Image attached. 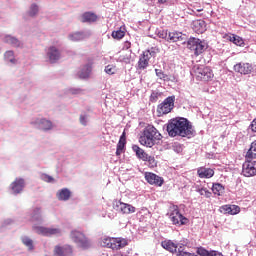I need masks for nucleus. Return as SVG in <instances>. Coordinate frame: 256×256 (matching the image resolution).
<instances>
[{
	"mask_svg": "<svg viewBox=\"0 0 256 256\" xmlns=\"http://www.w3.org/2000/svg\"><path fill=\"white\" fill-rule=\"evenodd\" d=\"M142 58L146 59V61L149 63V60L151 59V56L149 55V52L145 51L142 55Z\"/></svg>",
	"mask_w": 256,
	"mask_h": 256,
	"instance_id": "nucleus-53",
	"label": "nucleus"
},
{
	"mask_svg": "<svg viewBox=\"0 0 256 256\" xmlns=\"http://www.w3.org/2000/svg\"><path fill=\"white\" fill-rule=\"evenodd\" d=\"M161 133L153 125H148L141 135L139 141L144 147H153L157 141H161Z\"/></svg>",
	"mask_w": 256,
	"mask_h": 256,
	"instance_id": "nucleus-2",
	"label": "nucleus"
},
{
	"mask_svg": "<svg viewBox=\"0 0 256 256\" xmlns=\"http://www.w3.org/2000/svg\"><path fill=\"white\" fill-rule=\"evenodd\" d=\"M187 47L190 51H194V55H201V53L207 51V42L199 38H189L187 42Z\"/></svg>",
	"mask_w": 256,
	"mask_h": 256,
	"instance_id": "nucleus-5",
	"label": "nucleus"
},
{
	"mask_svg": "<svg viewBox=\"0 0 256 256\" xmlns=\"http://www.w3.org/2000/svg\"><path fill=\"white\" fill-rule=\"evenodd\" d=\"M118 61H120V63H125V65H129V63L133 61V58L131 57V50L129 54L120 55Z\"/></svg>",
	"mask_w": 256,
	"mask_h": 256,
	"instance_id": "nucleus-34",
	"label": "nucleus"
},
{
	"mask_svg": "<svg viewBox=\"0 0 256 256\" xmlns=\"http://www.w3.org/2000/svg\"><path fill=\"white\" fill-rule=\"evenodd\" d=\"M231 207V211H232V215H237V213H240L241 208L237 205H232Z\"/></svg>",
	"mask_w": 256,
	"mask_h": 256,
	"instance_id": "nucleus-50",
	"label": "nucleus"
},
{
	"mask_svg": "<svg viewBox=\"0 0 256 256\" xmlns=\"http://www.w3.org/2000/svg\"><path fill=\"white\" fill-rule=\"evenodd\" d=\"M246 159H256V140L251 143L246 153Z\"/></svg>",
	"mask_w": 256,
	"mask_h": 256,
	"instance_id": "nucleus-32",
	"label": "nucleus"
},
{
	"mask_svg": "<svg viewBox=\"0 0 256 256\" xmlns=\"http://www.w3.org/2000/svg\"><path fill=\"white\" fill-rule=\"evenodd\" d=\"M121 153H123V150L116 148V156L119 157V155H121Z\"/></svg>",
	"mask_w": 256,
	"mask_h": 256,
	"instance_id": "nucleus-57",
	"label": "nucleus"
},
{
	"mask_svg": "<svg viewBox=\"0 0 256 256\" xmlns=\"http://www.w3.org/2000/svg\"><path fill=\"white\" fill-rule=\"evenodd\" d=\"M4 61L7 65H17V59H15V52L8 50L4 53Z\"/></svg>",
	"mask_w": 256,
	"mask_h": 256,
	"instance_id": "nucleus-26",
	"label": "nucleus"
},
{
	"mask_svg": "<svg viewBox=\"0 0 256 256\" xmlns=\"http://www.w3.org/2000/svg\"><path fill=\"white\" fill-rule=\"evenodd\" d=\"M70 239L77 247H80V249H89V247H91V240L79 230H72L70 232Z\"/></svg>",
	"mask_w": 256,
	"mask_h": 256,
	"instance_id": "nucleus-4",
	"label": "nucleus"
},
{
	"mask_svg": "<svg viewBox=\"0 0 256 256\" xmlns=\"http://www.w3.org/2000/svg\"><path fill=\"white\" fill-rule=\"evenodd\" d=\"M40 179L45 181V183H55V178L49 176V174H41Z\"/></svg>",
	"mask_w": 256,
	"mask_h": 256,
	"instance_id": "nucleus-41",
	"label": "nucleus"
},
{
	"mask_svg": "<svg viewBox=\"0 0 256 256\" xmlns=\"http://www.w3.org/2000/svg\"><path fill=\"white\" fill-rule=\"evenodd\" d=\"M196 76L201 81H210L213 79V70L207 66H200L195 70Z\"/></svg>",
	"mask_w": 256,
	"mask_h": 256,
	"instance_id": "nucleus-13",
	"label": "nucleus"
},
{
	"mask_svg": "<svg viewBox=\"0 0 256 256\" xmlns=\"http://www.w3.org/2000/svg\"><path fill=\"white\" fill-rule=\"evenodd\" d=\"M102 247H108V249H123V247H127V240L124 238H111L105 237L101 241Z\"/></svg>",
	"mask_w": 256,
	"mask_h": 256,
	"instance_id": "nucleus-6",
	"label": "nucleus"
},
{
	"mask_svg": "<svg viewBox=\"0 0 256 256\" xmlns=\"http://www.w3.org/2000/svg\"><path fill=\"white\" fill-rule=\"evenodd\" d=\"M113 39H123L125 37V31L119 29L112 32Z\"/></svg>",
	"mask_w": 256,
	"mask_h": 256,
	"instance_id": "nucleus-39",
	"label": "nucleus"
},
{
	"mask_svg": "<svg viewBox=\"0 0 256 256\" xmlns=\"http://www.w3.org/2000/svg\"><path fill=\"white\" fill-rule=\"evenodd\" d=\"M212 192L214 195L221 196L225 193V186L220 183H215L212 185Z\"/></svg>",
	"mask_w": 256,
	"mask_h": 256,
	"instance_id": "nucleus-31",
	"label": "nucleus"
},
{
	"mask_svg": "<svg viewBox=\"0 0 256 256\" xmlns=\"http://www.w3.org/2000/svg\"><path fill=\"white\" fill-rule=\"evenodd\" d=\"M173 107H175V96H169L157 107L159 117L171 113Z\"/></svg>",
	"mask_w": 256,
	"mask_h": 256,
	"instance_id": "nucleus-9",
	"label": "nucleus"
},
{
	"mask_svg": "<svg viewBox=\"0 0 256 256\" xmlns=\"http://www.w3.org/2000/svg\"><path fill=\"white\" fill-rule=\"evenodd\" d=\"M169 218L172 221V225H176L178 227H181V225H187V223H189V219L181 214L179 207L177 206H173L171 208Z\"/></svg>",
	"mask_w": 256,
	"mask_h": 256,
	"instance_id": "nucleus-8",
	"label": "nucleus"
},
{
	"mask_svg": "<svg viewBox=\"0 0 256 256\" xmlns=\"http://www.w3.org/2000/svg\"><path fill=\"white\" fill-rule=\"evenodd\" d=\"M123 49L125 50L131 49V42L129 41L124 42Z\"/></svg>",
	"mask_w": 256,
	"mask_h": 256,
	"instance_id": "nucleus-55",
	"label": "nucleus"
},
{
	"mask_svg": "<svg viewBox=\"0 0 256 256\" xmlns=\"http://www.w3.org/2000/svg\"><path fill=\"white\" fill-rule=\"evenodd\" d=\"M24 189H25V179L23 178H16L15 181H13L10 184L11 195H21Z\"/></svg>",
	"mask_w": 256,
	"mask_h": 256,
	"instance_id": "nucleus-14",
	"label": "nucleus"
},
{
	"mask_svg": "<svg viewBox=\"0 0 256 256\" xmlns=\"http://www.w3.org/2000/svg\"><path fill=\"white\" fill-rule=\"evenodd\" d=\"M113 209L120 211V213H124V215H131V213H135V211H137L133 205L117 200L113 202Z\"/></svg>",
	"mask_w": 256,
	"mask_h": 256,
	"instance_id": "nucleus-11",
	"label": "nucleus"
},
{
	"mask_svg": "<svg viewBox=\"0 0 256 256\" xmlns=\"http://www.w3.org/2000/svg\"><path fill=\"white\" fill-rule=\"evenodd\" d=\"M155 73L158 79H161L162 81H167V74L163 72L161 69H155Z\"/></svg>",
	"mask_w": 256,
	"mask_h": 256,
	"instance_id": "nucleus-40",
	"label": "nucleus"
},
{
	"mask_svg": "<svg viewBox=\"0 0 256 256\" xmlns=\"http://www.w3.org/2000/svg\"><path fill=\"white\" fill-rule=\"evenodd\" d=\"M99 19V16L93 12H85L81 16L82 23H95Z\"/></svg>",
	"mask_w": 256,
	"mask_h": 256,
	"instance_id": "nucleus-23",
	"label": "nucleus"
},
{
	"mask_svg": "<svg viewBox=\"0 0 256 256\" xmlns=\"http://www.w3.org/2000/svg\"><path fill=\"white\" fill-rule=\"evenodd\" d=\"M234 71L240 73L241 75H249L253 71V66L249 63L240 62L234 65Z\"/></svg>",
	"mask_w": 256,
	"mask_h": 256,
	"instance_id": "nucleus-18",
	"label": "nucleus"
},
{
	"mask_svg": "<svg viewBox=\"0 0 256 256\" xmlns=\"http://www.w3.org/2000/svg\"><path fill=\"white\" fill-rule=\"evenodd\" d=\"M146 161L149 163L150 167H157V160L153 156H147Z\"/></svg>",
	"mask_w": 256,
	"mask_h": 256,
	"instance_id": "nucleus-46",
	"label": "nucleus"
},
{
	"mask_svg": "<svg viewBox=\"0 0 256 256\" xmlns=\"http://www.w3.org/2000/svg\"><path fill=\"white\" fill-rule=\"evenodd\" d=\"M147 67H149V62L147 61V59L142 58V56H140L138 61V68L144 70L147 69Z\"/></svg>",
	"mask_w": 256,
	"mask_h": 256,
	"instance_id": "nucleus-37",
	"label": "nucleus"
},
{
	"mask_svg": "<svg viewBox=\"0 0 256 256\" xmlns=\"http://www.w3.org/2000/svg\"><path fill=\"white\" fill-rule=\"evenodd\" d=\"M116 72L117 68L114 65H107L105 67V73H107V75H115Z\"/></svg>",
	"mask_w": 256,
	"mask_h": 256,
	"instance_id": "nucleus-42",
	"label": "nucleus"
},
{
	"mask_svg": "<svg viewBox=\"0 0 256 256\" xmlns=\"http://www.w3.org/2000/svg\"><path fill=\"white\" fill-rule=\"evenodd\" d=\"M197 192L200 194V195H205L207 199H209V197H211V191H209L207 188L205 187H202V188H199L197 189Z\"/></svg>",
	"mask_w": 256,
	"mask_h": 256,
	"instance_id": "nucleus-45",
	"label": "nucleus"
},
{
	"mask_svg": "<svg viewBox=\"0 0 256 256\" xmlns=\"http://www.w3.org/2000/svg\"><path fill=\"white\" fill-rule=\"evenodd\" d=\"M196 255H200V256H209L210 255V251L203 248L202 246L198 247L196 250Z\"/></svg>",
	"mask_w": 256,
	"mask_h": 256,
	"instance_id": "nucleus-43",
	"label": "nucleus"
},
{
	"mask_svg": "<svg viewBox=\"0 0 256 256\" xmlns=\"http://www.w3.org/2000/svg\"><path fill=\"white\" fill-rule=\"evenodd\" d=\"M126 143H127V140L125 138V133H123L120 137L118 144H117V149H120L121 151H123V149H125Z\"/></svg>",
	"mask_w": 256,
	"mask_h": 256,
	"instance_id": "nucleus-38",
	"label": "nucleus"
},
{
	"mask_svg": "<svg viewBox=\"0 0 256 256\" xmlns=\"http://www.w3.org/2000/svg\"><path fill=\"white\" fill-rule=\"evenodd\" d=\"M192 29L198 34L205 33L207 31V24L204 20H196L192 23Z\"/></svg>",
	"mask_w": 256,
	"mask_h": 256,
	"instance_id": "nucleus-20",
	"label": "nucleus"
},
{
	"mask_svg": "<svg viewBox=\"0 0 256 256\" xmlns=\"http://www.w3.org/2000/svg\"><path fill=\"white\" fill-rule=\"evenodd\" d=\"M169 0H158V3H161L162 5L167 3Z\"/></svg>",
	"mask_w": 256,
	"mask_h": 256,
	"instance_id": "nucleus-58",
	"label": "nucleus"
},
{
	"mask_svg": "<svg viewBox=\"0 0 256 256\" xmlns=\"http://www.w3.org/2000/svg\"><path fill=\"white\" fill-rule=\"evenodd\" d=\"M37 13H39V6L37 4H32L26 15H28L29 17H35L37 16Z\"/></svg>",
	"mask_w": 256,
	"mask_h": 256,
	"instance_id": "nucleus-35",
	"label": "nucleus"
},
{
	"mask_svg": "<svg viewBox=\"0 0 256 256\" xmlns=\"http://www.w3.org/2000/svg\"><path fill=\"white\" fill-rule=\"evenodd\" d=\"M249 129H251L253 133H256V118L251 122Z\"/></svg>",
	"mask_w": 256,
	"mask_h": 256,
	"instance_id": "nucleus-51",
	"label": "nucleus"
},
{
	"mask_svg": "<svg viewBox=\"0 0 256 256\" xmlns=\"http://www.w3.org/2000/svg\"><path fill=\"white\" fill-rule=\"evenodd\" d=\"M56 197L58 201H69V199H71V190L68 188H62L57 191Z\"/></svg>",
	"mask_w": 256,
	"mask_h": 256,
	"instance_id": "nucleus-22",
	"label": "nucleus"
},
{
	"mask_svg": "<svg viewBox=\"0 0 256 256\" xmlns=\"http://www.w3.org/2000/svg\"><path fill=\"white\" fill-rule=\"evenodd\" d=\"M91 121V115L87 112H82L79 116V122L83 127H87Z\"/></svg>",
	"mask_w": 256,
	"mask_h": 256,
	"instance_id": "nucleus-30",
	"label": "nucleus"
},
{
	"mask_svg": "<svg viewBox=\"0 0 256 256\" xmlns=\"http://www.w3.org/2000/svg\"><path fill=\"white\" fill-rule=\"evenodd\" d=\"M93 70L91 64H86L82 67L79 72L80 79H87L91 75V71Z\"/></svg>",
	"mask_w": 256,
	"mask_h": 256,
	"instance_id": "nucleus-28",
	"label": "nucleus"
},
{
	"mask_svg": "<svg viewBox=\"0 0 256 256\" xmlns=\"http://www.w3.org/2000/svg\"><path fill=\"white\" fill-rule=\"evenodd\" d=\"M68 93H70V95H81L83 93V90L80 88H70L68 90Z\"/></svg>",
	"mask_w": 256,
	"mask_h": 256,
	"instance_id": "nucleus-47",
	"label": "nucleus"
},
{
	"mask_svg": "<svg viewBox=\"0 0 256 256\" xmlns=\"http://www.w3.org/2000/svg\"><path fill=\"white\" fill-rule=\"evenodd\" d=\"M61 59V50L57 46H50L46 49V60L55 64Z\"/></svg>",
	"mask_w": 256,
	"mask_h": 256,
	"instance_id": "nucleus-10",
	"label": "nucleus"
},
{
	"mask_svg": "<svg viewBox=\"0 0 256 256\" xmlns=\"http://www.w3.org/2000/svg\"><path fill=\"white\" fill-rule=\"evenodd\" d=\"M159 97H161L160 92L158 91H153L150 95V101L152 103H157V101H159Z\"/></svg>",
	"mask_w": 256,
	"mask_h": 256,
	"instance_id": "nucleus-44",
	"label": "nucleus"
},
{
	"mask_svg": "<svg viewBox=\"0 0 256 256\" xmlns=\"http://www.w3.org/2000/svg\"><path fill=\"white\" fill-rule=\"evenodd\" d=\"M145 179L147 183H149V185H155L156 187H161V185H163L164 183V180L162 177L152 172H146Z\"/></svg>",
	"mask_w": 256,
	"mask_h": 256,
	"instance_id": "nucleus-17",
	"label": "nucleus"
},
{
	"mask_svg": "<svg viewBox=\"0 0 256 256\" xmlns=\"http://www.w3.org/2000/svg\"><path fill=\"white\" fill-rule=\"evenodd\" d=\"M91 35H92L91 30L77 31V32L70 33L68 35V39L69 41H73V42L85 41V39H89Z\"/></svg>",
	"mask_w": 256,
	"mask_h": 256,
	"instance_id": "nucleus-15",
	"label": "nucleus"
},
{
	"mask_svg": "<svg viewBox=\"0 0 256 256\" xmlns=\"http://www.w3.org/2000/svg\"><path fill=\"white\" fill-rule=\"evenodd\" d=\"M169 34H167V31L162 30L158 32V37H160V39H165L167 41Z\"/></svg>",
	"mask_w": 256,
	"mask_h": 256,
	"instance_id": "nucleus-49",
	"label": "nucleus"
},
{
	"mask_svg": "<svg viewBox=\"0 0 256 256\" xmlns=\"http://www.w3.org/2000/svg\"><path fill=\"white\" fill-rule=\"evenodd\" d=\"M3 42L7 43V45H11V47H15V48H23V43L21 42V40H19V38L12 36V35H5L3 38Z\"/></svg>",
	"mask_w": 256,
	"mask_h": 256,
	"instance_id": "nucleus-19",
	"label": "nucleus"
},
{
	"mask_svg": "<svg viewBox=\"0 0 256 256\" xmlns=\"http://www.w3.org/2000/svg\"><path fill=\"white\" fill-rule=\"evenodd\" d=\"M31 221L41 222L43 217L41 216V208H34L30 214Z\"/></svg>",
	"mask_w": 256,
	"mask_h": 256,
	"instance_id": "nucleus-29",
	"label": "nucleus"
},
{
	"mask_svg": "<svg viewBox=\"0 0 256 256\" xmlns=\"http://www.w3.org/2000/svg\"><path fill=\"white\" fill-rule=\"evenodd\" d=\"M21 241L25 247H27L28 251H33L35 246L33 245V240L29 238V236H22Z\"/></svg>",
	"mask_w": 256,
	"mask_h": 256,
	"instance_id": "nucleus-33",
	"label": "nucleus"
},
{
	"mask_svg": "<svg viewBox=\"0 0 256 256\" xmlns=\"http://www.w3.org/2000/svg\"><path fill=\"white\" fill-rule=\"evenodd\" d=\"M132 151L136 154V157L141 161H147V154L139 145H132Z\"/></svg>",
	"mask_w": 256,
	"mask_h": 256,
	"instance_id": "nucleus-24",
	"label": "nucleus"
},
{
	"mask_svg": "<svg viewBox=\"0 0 256 256\" xmlns=\"http://www.w3.org/2000/svg\"><path fill=\"white\" fill-rule=\"evenodd\" d=\"M34 231L38 235H43V237H63L65 231L60 227H45V226H34Z\"/></svg>",
	"mask_w": 256,
	"mask_h": 256,
	"instance_id": "nucleus-3",
	"label": "nucleus"
},
{
	"mask_svg": "<svg viewBox=\"0 0 256 256\" xmlns=\"http://www.w3.org/2000/svg\"><path fill=\"white\" fill-rule=\"evenodd\" d=\"M221 213L232 215V210L230 205H224L221 207Z\"/></svg>",
	"mask_w": 256,
	"mask_h": 256,
	"instance_id": "nucleus-48",
	"label": "nucleus"
},
{
	"mask_svg": "<svg viewBox=\"0 0 256 256\" xmlns=\"http://www.w3.org/2000/svg\"><path fill=\"white\" fill-rule=\"evenodd\" d=\"M167 41L169 43H177V41H183V34H181V32H169Z\"/></svg>",
	"mask_w": 256,
	"mask_h": 256,
	"instance_id": "nucleus-27",
	"label": "nucleus"
},
{
	"mask_svg": "<svg viewBox=\"0 0 256 256\" xmlns=\"http://www.w3.org/2000/svg\"><path fill=\"white\" fill-rule=\"evenodd\" d=\"M242 175H244V177H254V175H256V161L246 159L242 165Z\"/></svg>",
	"mask_w": 256,
	"mask_h": 256,
	"instance_id": "nucleus-12",
	"label": "nucleus"
},
{
	"mask_svg": "<svg viewBox=\"0 0 256 256\" xmlns=\"http://www.w3.org/2000/svg\"><path fill=\"white\" fill-rule=\"evenodd\" d=\"M161 247H163V249H165L166 251H169V253H177L178 246L171 240L162 241Z\"/></svg>",
	"mask_w": 256,
	"mask_h": 256,
	"instance_id": "nucleus-25",
	"label": "nucleus"
},
{
	"mask_svg": "<svg viewBox=\"0 0 256 256\" xmlns=\"http://www.w3.org/2000/svg\"><path fill=\"white\" fill-rule=\"evenodd\" d=\"M30 124L33 125L35 129L43 131L44 133L53 131V128L55 127L51 120L43 117L34 118Z\"/></svg>",
	"mask_w": 256,
	"mask_h": 256,
	"instance_id": "nucleus-7",
	"label": "nucleus"
},
{
	"mask_svg": "<svg viewBox=\"0 0 256 256\" xmlns=\"http://www.w3.org/2000/svg\"><path fill=\"white\" fill-rule=\"evenodd\" d=\"M197 173L200 179H211V177L215 175V171H213V169L204 167L198 168Z\"/></svg>",
	"mask_w": 256,
	"mask_h": 256,
	"instance_id": "nucleus-21",
	"label": "nucleus"
},
{
	"mask_svg": "<svg viewBox=\"0 0 256 256\" xmlns=\"http://www.w3.org/2000/svg\"><path fill=\"white\" fill-rule=\"evenodd\" d=\"M166 131L169 137H187L191 139L195 135L193 126L187 118L183 117L171 119L167 124Z\"/></svg>",
	"mask_w": 256,
	"mask_h": 256,
	"instance_id": "nucleus-1",
	"label": "nucleus"
},
{
	"mask_svg": "<svg viewBox=\"0 0 256 256\" xmlns=\"http://www.w3.org/2000/svg\"><path fill=\"white\" fill-rule=\"evenodd\" d=\"M8 225H13L12 219H6L2 222V227H7Z\"/></svg>",
	"mask_w": 256,
	"mask_h": 256,
	"instance_id": "nucleus-52",
	"label": "nucleus"
},
{
	"mask_svg": "<svg viewBox=\"0 0 256 256\" xmlns=\"http://www.w3.org/2000/svg\"><path fill=\"white\" fill-rule=\"evenodd\" d=\"M146 53H148L150 57H155V55H157V52H155V50H147Z\"/></svg>",
	"mask_w": 256,
	"mask_h": 256,
	"instance_id": "nucleus-56",
	"label": "nucleus"
},
{
	"mask_svg": "<svg viewBox=\"0 0 256 256\" xmlns=\"http://www.w3.org/2000/svg\"><path fill=\"white\" fill-rule=\"evenodd\" d=\"M209 256H223V253L215 250H211Z\"/></svg>",
	"mask_w": 256,
	"mask_h": 256,
	"instance_id": "nucleus-54",
	"label": "nucleus"
},
{
	"mask_svg": "<svg viewBox=\"0 0 256 256\" xmlns=\"http://www.w3.org/2000/svg\"><path fill=\"white\" fill-rule=\"evenodd\" d=\"M54 256H73V247L69 244L54 247Z\"/></svg>",
	"mask_w": 256,
	"mask_h": 256,
	"instance_id": "nucleus-16",
	"label": "nucleus"
},
{
	"mask_svg": "<svg viewBox=\"0 0 256 256\" xmlns=\"http://www.w3.org/2000/svg\"><path fill=\"white\" fill-rule=\"evenodd\" d=\"M230 41H232V43H234V45H237L238 47H242L245 44V42L243 41V38L239 36L230 37Z\"/></svg>",
	"mask_w": 256,
	"mask_h": 256,
	"instance_id": "nucleus-36",
	"label": "nucleus"
}]
</instances>
